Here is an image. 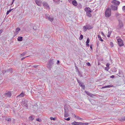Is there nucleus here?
I'll list each match as a JSON object with an SVG mask.
<instances>
[{"label": "nucleus", "mask_w": 125, "mask_h": 125, "mask_svg": "<svg viewBox=\"0 0 125 125\" xmlns=\"http://www.w3.org/2000/svg\"><path fill=\"white\" fill-rule=\"evenodd\" d=\"M71 109V107L69 106H67L66 105H64V116L65 117H66L69 116V110Z\"/></svg>", "instance_id": "1"}, {"label": "nucleus", "mask_w": 125, "mask_h": 125, "mask_svg": "<svg viewBox=\"0 0 125 125\" xmlns=\"http://www.w3.org/2000/svg\"><path fill=\"white\" fill-rule=\"evenodd\" d=\"M111 15V9L109 8H106L105 11V15L107 17H109Z\"/></svg>", "instance_id": "2"}, {"label": "nucleus", "mask_w": 125, "mask_h": 125, "mask_svg": "<svg viewBox=\"0 0 125 125\" xmlns=\"http://www.w3.org/2000/svg\"><path fill=\"white\" fill-rule=\"evenodd\" d=\"M85 11L86 12V15L88 17H91L92 15L91 13L92 12L91 9L89 7H86L84 9Z\"/></svg>", "instance_id": "3"}, {"label": "nucleus", "mask_w": 125, "mask_h": 125, "mask_svg": "<svg viewBox=\"0 0 125 125\" xmlns=\"http://www.w3.org/2000/svg\"><path fill=\"white\" fill-rule=\"evenodd\" d=\"M54 62L53 61V59H50L48 61L47 65V67L50 70H51L52 66L54 64Z\"/></svg>", "instance_id": "4"}, {"label": "nucleus", "mask_w": 125, "mask_h": 125, "mask_svg": "<svg viewBox=\"0 0 125 125\" xmlns=\"http://www.w3.org/2000/svg\"><path fill=\"white\" fill-rule=\"evenodd\" d=\"M117 42L118 44L120 47L124 45L123 41L120 38L118 39H117Z\"/></svg>", "instance_id": "5"}, {"label": "nucleus", "mask_w": 125, "mask_h": 125, "mask_svg": "<svg viewBox=\"0 0 125 125\" xmlns=\"http://www.w3.org/2000/svg\"><path fill=\"white\" fill-rule=\"evenodd\" d=\"M12 95V94L11 92L8 91L6 92V93L4 94V95L6 97H10Z\"/></svg>", "instance_id": "6"}, {"label": "nucleus", "mask_w": 125, "mask_h": 125, "mask_svg": "<svg viewBox=\"0 0 125 125\" xmlns=\"http://www.w3.org/2000/svg\"><path fill=\"white\" fill-rule=\"evenodd\" d=\"M111 3L116 5H119L120 3L119 1L116 0H113L112 1Z\"/></svg>", "instance_id": "7"}, {"label": "nucleus", "mask_w": 125, "mask_h": 125, "mask_svg": "<svg viewBox=\"0 0 125 125\" xmlns=\"http://www.w3.org/2000/svg\"><path fill=\"white\" fill-rule=\"evenodd\" d=\"M111 9L113 10H117L118 7L111 5Z\"/></svg>", "instance_id": "8"}, {"label": "nucleus", "mask_w": 125, "mask_h": 125, "mask_svg": "<svg viewBox=\"0 0 125 125\" xmlns=\"http://www.w3.org/2000/svg\"><path fill=\"white\" fill-rule=\"evenodd\" d=\"M36 4L39 6H41L42 3V1L40 0H35Z\"/></svg>", "instance_id": "9"}, {"label": "nucleus", "mask_w": 125, "mask_h": 125, "mask_svg": "<svg viewBox=\"0 0 125 125\" xmlns=\"http://www.w3.org/2000/svg\"><path fill=\"white\" fill-rule=\"evenodd\" d=\"M119 28H121L123 26V23L122 21L120 20H119Z\"/></svg>", "instance_id": "10"}, {"label": "nucleus", "mask_w": 125, "mask_h": 125, "mask_svg": "<svg viewBox=\"0 0 125 125\" xmlns=\"http://www.w3.org/2000/svg\"><path fill=\"white\" fill-rule=\"evenodd\" d=\"M72 3L73 6H77L78 3L76 0H72Z\"/></svg>", "instance_id": "11"}, {"label": "nucleus", "mask_w": 125, "mask_h": 125, "mask_svg": "<svg viewBox=\"0 0 125 125\" xmlns=\"http://www.w3.org/2000/svg\"><path fill=\"white\" fill-rule=\"evenodd\" d=\"M6 73H12V69L11 68H10L6 70Z\"/></svg>", "instance_id": "12"}, {"label": "nucleus", "mask_w": 125, "mask_h": 125, "mask_svg": "<svg viewBox=\"0 0 125 125\" xmlns=\"http://www.w3.org/2000/svg\"><path fill=\"white\" fill-rule=\"evenodd\" d=\"M42 4L43 6L44 7L49 8V5L47 3L45 2H43Z\"/></svg>", "instance_id": "13"}, {"label": "nucleus", "mask_w": 125, "mask_h": 125, "mask_svg": "<svg viewBox=\"0 0 125 125\" xmlns=\"http://www.w3.org/2000/svg\"><path fill=\"white\" fill-rule=\"evenodd\" d=\"M79 85L81 87H82V88L84 89L85 88V85L83 83L80 82L79 84Z\"/></svg>", "instance_id": "14"}, {"label": "nucleus", "mask_w": 125, "mask_h": 125, "mask_svg": "<svg viewBox=\"0 0 125 125\" xmlns=\"http://www.w3.org/2000/svg\"><path fill=\"white\" fill-rule=\"evenodd\" d=\"M90 42V40L89 38H88L87 39L86 42V45L88 47H89L90 46L89 44V43Z\"/></svg>", "instance_id": "15"}, {"label": "nucleus", "mask_w": 125, "mask_h": 125, "mask_svg": "<svg viewBox=\"0 0 125 125\" xmlns=\"http://www.w3.org/2000/svg\"><path fill=\"white\" fill-rule=\"evenodd\" d=\"M86 26L87 28V29L88 30H90V29H92L93 27V26H92L89 25H86Z\"/></svg>", "instance_id": "16"}, {"label": "nucleus", "mask_w": 125, "mask_h": 125, "mask_svg": "<svg viewBox=\"0 0 125 125\" xmlns=\"http://www.w3.org/2000/svg\"><path fill=\"white\" fill-rule=\"evenodd\" d=\"M33 116L34 117H33L32 115L30 116L29 117V119H30V120L31 121L33 120L34 119V116Z\"/></svg>", "instance_id": "17"}, {"label": "nucleus", "mask_w": 125, "mask_h": 125, "mask_svg": "<svg viewBox=\"0 0 125 125\" xmlns=\"http://www.w3.org/2000/svg\"><path fill=\"white\" fill-rule=\"evenodd\" d=\"M18 41H22L23 40L22 37H18L17 38Z\"/></svg>", "instance_id": "18"}, {"label": "nucleus", "mask_w": 125, "mask_h": 125, "mask_svg": "<svg viewBox=\"0 0 125 125\" xmlns=\"http://www.w3.org/2000/svg\"><path fill=\"white\" fill-rule=\"evenodd\" d=\"M71 124L72 125H78V122L74 121V122L72 123H71Z\"/></svg>", "instance_id": "19"}, {"label": "nucleus", "mask_w": 125, "mask_h": 125, "mask_svg": "<svg viewBox=\"0 0 125 125\" xmlns=\"http://www.w3.org/2000/svg\"><path fill=\"white\" fill-rule=\"evenodd\" d=\"M87 27L86 26H84L83 27V31L84 32L87 29Z\"/></svg>", "instance_id": "20"}, {"label": "nucleus", "mask_w": 125, "mask_h": 125, "mask_svg": "<svg viewBox=\"0 0 125 125\" xmlns=\"http://www.w3.org/2000/svg\"><path fill=\"white\" fill-rule=\"evenodd\" d=\"M75 69H76V71L77 72H79V69L76 66V63H75Z\"/></svg>", "instance_id": "21"}, {"label": "nucleus", "mask_w": 125, "mask_h": 125, "mask_svg": "<svg viewBox=\"0 0 125 125\" xmlns=\"http://www.w3.org/2000/svg\"><path fill=\"white\" fill-rule=\"evenodd\" d=\"M98 38L99 39V40H100L101 41L103 42V40L102 39V38L100 35H98Z\"/></svg>", "instance_id": "22"}, {"label": "nucleus", "mask_w": 125, "mask_h": 125, "mask_svg": "<svg viewBox=\"0 0 125 125\" xmlns=\"http://www.w3.org/2000/svg\"><path fill=\"white\" fill-rule=\"evenodd\" d=\"M77 6V8L79 9H80L82 8V6L81 4H79Z\"/></svg>", "instance_id": "23"}, {"label": "nucleus", "mask_w": 125, "mask_h": 125, "mask_svg": "<svg viewBox=\"0 0 125 125\" xmlns=\"http://www.w3.org/2000/svg\"><path fill=\"white\" fill-rule=\"evenodd\" d=\"M20 30V29L19 28H17L16 29V33H17V34L18 33V32Z\"/></svg>", "instance_id": "24"}, {"label": "nucleus", "mask_w": 125, "mask_h": 125, "mask_svg": "<svg viewBox=\"0 0 125 125\" xmlns=\"http://www.w3.org/2000/svg\"><path fill=\"white\" fill-rule=\"evenodd\" d=\"M14 9H10L9 10H8L6 12V15H8L9 14V13L12 10Z\"/></svg>", "instance_id": "25"}, {"label": "nucleus", "mask_w": 125, "mask_h": 125, "mask_svg": "<svg viewBox=\"0 0 125 125\" xmlns=\"http://www.w3.org/2000/svg\"><path fill=\"white\" fill-rule=\"evenodd\" d=\"M121 121H124L125 120V116L122 117L120 120Z\"/></svg>", "instance_id": "26"}, {"label": "nucleus", "mask_w": 125, "mask_h": 125, "mask_svg": "<svg viewBox=\"0 0 125 125\" xmlns=\"http://www.w3.org/2000/svg\"><path fill=\"white\" fill-rule=\"evenodd\" d=\"M78 74L79 76H80V77H83V76L82 74V73H80V71L78 72Z\"/></svg>", "instance_id": "27"}, {"label": "nucleus", "mask_w": 125, "mask_h": 125, "mask_svg": "<svg viewBox=\"0 0 125 125\" xmlns=\"http://www.w3.org/2000/svg\"><path fill=\"white\" fill-rule=\"evenodd\" d=\"M53 19H54L53 18H51L50 17L48 19V20L51 22H52L53 21Z\"/></svg>", "instance_id": "28"}, {"label": "nucleus", "mask_w": 125, "mask_h": 125, "mask_svg": "<svg viewBox=\"0 0 125 125\" xmlns=\"http://www.w3.org/2000/svg\"><path fill=\"white\" fill-rule=\"evenodd\" d=\"M45 17L46 19H48L50 17V16L48 14H46L45 15Z\"/></svg>", "instance_id": "29"}, {"label": "nucleus", "mask_w": 125, "mask_h": 125, "mask_svg": "<svg viewBox=\"0 0 125 125\" xmlns=\"http://www.w3.org/2000/svg\"><path fill=\"white\" fill-rule=\"evenodd\" d=\"M85 92L88 95L90 96L91 95V93L86 91H85Z\"/></svg>", "instance_id": "30"}, {"label": "nucleus", "mask_w": 125, "mask_h": 125, "mask_svg": "<svg viewBox=\"0 0 125 125\" xmlns=\"http://www.w3.org/2000/svg\"><path fill=\"white\" fill-rule=\"evenodd\" d=\"M24 95V94L23 92H22L19 95V96L20 97H22Z\"/></svg>", "instance_id": "31"}, {"label": "nucleus", "mask_w": 125, "mask_h": 125, "mask_svg": "<svg viewBox=\"0 0 125 125\" xmlns=\"http://www.w3.org/2000/svg\"><path fill=\"white\" fill-rule=\"evenodd\" d=\"M83 35L82 34H81L80 35V36L79 38V39L80 40H82L83 39Z\"/></svg>", "instance_id": "32"}, {"label": "nucleus", "mask_w": 125, "mask_h": 125, "mask_svg": "<svg viewBox=\"0 0 125 125\" xmlns=\"http://www.w3.org/2000/svg\"><path fill=\"white\" fill-rule=\"evenodd\" d=\"M26 52H23L21 54V57H23L24 56L26 53Z\"/></svg>", "instance_id": "33"}, {"label": "nucleus", "mask_w": 125, "mask_h": 125, "mask_svg": "<svg viewBox=\"0 0 125 125\" xmlns=\"http://www.w3.org/2000/svg\"><path fill=\"white\" fill-rule=\"evenodd\" d=\"M106 88H110L111 87L113 86L112 85H106L105 86Z\"/></svg>", "instance_id": "34"}, {"label": "nucleus", "mask_w": 125, "mask_h": 125, "mask_svg": "<svg viewBox=\"0 0 125 125\" xmlns=\"http://www.w3.org/2000/svg\"><path fill=\"white\" fill-rule=\"evenodd\" d=\"M2 73H3V74H5L6 73V70H3L2 71Z\"/></svg>", "instance_id": "35"}, {"label": "nucleus", "mask_w": 125, "mask_h": 125, "mask_svg": "<svg viewBox=\"0 0 125 125\" xmlns=\"http://www.w3.org/2000/svg\"><path fill=\"white\" fill-rule=\"evenodd\" d=\"M6 120L9 122H10L11 121V119L10 118H7L6 119Z\"/></svg>", "instance_id": "36"}, {"label": "nucleus", "mask_w": 125, "mask_h": 125, "mask_svg": "<svg viewBox=\"0 0 125 125\" xmlns=\"http://www.w3.org/2000/svg\"><path fill=\"white\" fill-rule=\"evenodd\" d=\"M110 46L112 47H113V46L114 45H113V43L112 42H110Z\"/></svg>", "instance_id": "37"}, {"label": "nucleus", "mask_w": 125, "mask_h": 125, "mask_svg": "<svg viewBox=\"0 0 125 125\" xmlns=\"http://www.w3.org/2000/svg\"><path fill=\"white\" fill-rule=\"evenodd\" d=\"M36 121H38L39 122H41V119L39 118H37V119H36Z\"/></svg>", "instance_id": "38"}, {"label": "nucleus", "mask_w": 125, "mask_h": 125, "mask_svg": "<svg viewBox=\"0 0 125 125\" xmlns=\"http://www.w3.org/2000/svg\"><path fill=\"white\" fill-rule=\"evenodd\" d=\"M50 119L51 120H55V118H53L52 117H51L50 118Z\"/></svg>", "instance_id": "39"}, {"label": "nucleus", "mask_w": 125, "mask_h": 125, "mask_svg": "<svg viewBox=\"0 0 125 125\" xmlns=\"http://www.w3.org/2000/svg\"><path fill=\"white\" fill-rule=\"evenodd\" d=\"M70 118L69 117L67 118H65L64 119L65 120H67V121H69L70 120Z\"/></svg>", "instance_id": "40"}, {"label": "nucleus", "mask_w": 125, "mask_h": 125, "mask_svg": "<svg viewBox=\"0 0 125 125\" xmlns=\"http://www.w3.org/2000/svg\"><path fill=\"white\" fill-rule=\"evenodd\" d=\"M89 124L88 123H83L82 125H88Z\"/></svg>", "instance_id": "41"}, {"label": "nucleus", "mask_w": 125, "mask_h": 125, "mask_svg": "<svg viewBox=\"0 0 125 125\" xmlns=\"http://www.w3.org/2000/svg\"><path fill=\"white\" fill-rule=\"evenodd\" d=\"M86 64L88 66H91V64L89 62H87L86 63Z\"/></svg>", "instance_id": "42"}, {"label": "nucleus", "mask_w": 125, "mask_h": 125, "mask_svg": "<svg viewBox=\"0 0 125 125\" xmlns=\"http://www.w3.org/2000/svg\"><path fill=\"white\" fill-rule=\"evenodd\" d=\"M77 119H78L79 120H82L83 119L82 118H81L80 117L78 116H77Z\"/></svg>", "instance_id": "43"}, {"label": "nucleus", "mask_w": 125, "mask_h": 125, "mask_svg": "<svg viewBox=\"0 0 125 125\" xmlns=\"http://www.w3.org/2000/svg\"><path fill=\"white\" fill-rule=\"evenodd\" d=\"M95 96V95L91 93V95L90 96L91 97L93 98V97H94V96Z\"/></svg>", "instance_id": "44"}, {"label": "nucleus", "mask_w": 125, "mask_h": 125, "mask_svg": "<svg viewBox=\"0 0 125 125\" xmlns=\"http://www.w3.org/2000/svg\"><path fill=\"white\" fill-rule=\"evenodd\" d=\"M120 15V14L119 13H115V15L116 17H117L119 16V15Z\"/></svg>", "instance_id": "45"}, {"label": "nucleus", "mask_w": 125, "mask_h": 125, "mask_svg": "<svg viewBox=\"0 0 125 125\" xmlns=\"http://www.w3.org/2000/svg\"><path fill=\"white\" fill-rule=\"evenodd\" d=\"M110 68H108V67H106L105 68V70L108 71V70Z\"/></svg>", "instance_id": "46"}, {"label": "nucleus", "mask_w": 125, "mask_h": 125, "mask_svg": "<svg viewBox=\"0 0 125 125\" xmlns=\"http://www.w3.org/2000/svg\"><path fill=\"white\" fill-rule=\"evenodd\" d=\"M122 71L121 70H119V75L122 74Z\"/></svg>", "instance_id": "47"}, {"label": "nucleus", "mask_w": 125, "mask_h": 125, "mask_svg": "<svg viewBox=\"0 0 125 125\" xmlns=\"http://www.w3.org/2000/svg\"><path fill=\"white\" fill-rule=\"evenodd\" d=\"M28 57V56H27L25 57H24L22 58L21 59V61H22L26 57Z\"/></svg>", "instance_id": "48"}, {"label": "nucleus", "mask_w": 125, "mask_h": 125, "mask_svg": "<svg viewBox=\"0 0 125 125\" xmlns=\"http://www.w3.org/2000/svg\"><path fill=\"white\" fill-rule=\"evenodd\" d=\"M110 65V64L108 63H107L106 64V66L107 67H108V68H109V66Z\"/></svg>", "instance_id": "49"}, {"label": "nucleus", "mask_w": 125, "mask_h": 125, "mask_svg": "<svg viewBox=\"0 0 125 125\" xmlns=\"http://www.w3.org/2000/svg\"><path fill=\"white\" fill-rule=\"evenodd\" d=\"M22 104H26L25 102V101H22Z\"/></svg>", "instance_id": "50"}, {"label": "nucleus", "mask_w": 125, "mask_h": 125, "mask_svg": "<svg viewBox=\"0 0 125 125\" xmlns=\"http://www.w3.org/2000/svg\"><path fill=\"white\" fill-rule=\"evenodd\" d=\"M115 77V75H112L110 76V78H114Z\"/></svg>", "instance_id": "51"}, {"label": "nucleus", "mask_w": 125, "mask_h": 125, "mask_svg": "<svg viewBox=\"0 0 125 125\" xmlns=\"http://www.w3.org/2000/svg\"><path fill=\"white\" fill-rule=\"evenodd\" d=\"M82 122H78V125H82Z\"/></svg>", "instance_id": "52"}, {"label": "nucleus", "mask_w": 125, "mask_h": 125, "mask_svg": "<svg viewBox=\"0 0 125 125\" xmlns=\"http://www.w3.org/2000/svg\"><path fill=\"white\" fill-rule=\"evenodd\" d=\"M28 106V104H25V105H24V107H27V108H27Z\"/></svg>", "instance_id": "53"}, {"label": "nucleus", "mask_w": 125, "mask_h": 125, "mask_svg": "<svg viewBox=\"0 0 125 125\" xmlns=\"http://www.w3.org/2000/svg\"><path fill=\"white\" fill-rule=\"evenodd\" d=\"M38 66V65H34L33 66V67H34L35 68H37Z\"/></svg>", "instance_id": "54"}, {"label": "nucleus", "mask_w": 125, "mask_h": 125, "mask_svg": "<svg viewBox=\"0 0 125 125\" xmlns=\"http://www.w3.org/2000/svg\"><path fill=\"white\" fill-rule=\"evenodd\" d=\"M112 32H111L110 33V34H109L107 36L108 37H110V34H111V33Z\"/></svg>", "instance_id": "55"}, {"label": "nucleus", "mask_w": 125, "mask_h": 125, "mask_svg": "<svg viewBox=\"0 0 125 125\" xmlns=\"http://www.w3.org/2000/svg\"><path fill=\"white\" fill-rule=\"evenodd\" d=\"M122 9L123 10H125V6H124L123 7Z\"/></svg>", "instance_id": "56"}, {"label": "nucleus", "mask_w": 125, "mask_h": 125, "mask_svg": "<svg viewBox=\"0 0 125 125\" xmlns=\"http://www.w3.org/2000/svg\"><path fill=\"white\" fill-rule=\"evenodd\" d=\"M101 34L103 36H105L104 34V33L102 32H101Z\"/></svg>", "instance_id": "57"}, {"label": "nucleus", "mask_w": 125, "mask_h": 125, "mask_svg": "<svg viewBox=\"0 0 125 125\" xmlns=\"http://www.w3.org/2000/svg\"><path fill=\"white\" fill-rule=\"evenodd\" d=\"M99 43L98 42H97V48L99 47Z\"/></svg>", "instance_id": "58"}, {"label": "nucleus", "mask_w": 125, "mask_h": 125, "mask_svg": "<svg viewBox=\"0 0 125 125\" xmlns=\"http://www.w3.org/2000/svg\"><path fill=\"white\" fill-rule=\"evenodd\" d=\"M15 0H12V2L11 4V5H12L13 3L14 2Z\"/></svg>", "instance_id": "59"}, {"label": "nucleus", "mask_w": 125, "mask_h": 125, "mask_svg": "<svg viewBox=\"0 0 125 125\" xmlns=\"http://www.w3.org/2000/svg\"><path fill=\"white\" fill-rule=\"evenodd\" d=\"M90 48L92 50V45H90Z\"/></svg>", "instance_id": "60"}, {"label": "nucleus", "mask_w": 125, "mask_h": 125, "mask_svg": "<svg viewBox=\"0 0 125 125\" xmlns=\"http://www.w3.org/2000/svg\"><path fill=\"white\" fill-rule=\"evenodd\" d=\"M33 29L35 31L36 29V27H33Z\"/></svg>", "instance_id": "61"}, {"label": "nucleus", "mask_w": 125, "mask_h": 125, "mask_svg": "<svg viewBox=\"0 0 125 125\" xmlns=\"http://www.w3.org/2000/svg\"><path fill=\"white\" fill-rule=\"evenodd\" d=\"M60 63V62L59 60H58L57 61V64H58Z\"/></svg>", "instance_id": "62"}, {"label": "nucleus", "mask_w": 125, "mask_h": 125, "mask_svg": "<svg viewBox=\"0 0 125 125\" xmlns=\"http://www.w3.org/2000/svg\"><path fill=\"white\" fill-rule=\"evenodd\" d=\"M2 31L3 30H0V34L2 33Z\"/></svg>", "instance_id": "63"}, {"label": "nucleus", "mask_w": 125, "mask_h": 125, "mask_svg": "<svg viewBox=\"0 0 125 125\" xmlns=\"http://www.w3.org/2000/svg\"><path fill=\"white\" fill-rule=\"evenodd\" d=\"M68 1H69V2L70 3H71V2H72V0H68Z\"/></svg>", "instance_id": "64"}]
</instances>
